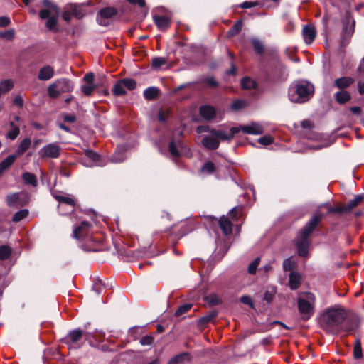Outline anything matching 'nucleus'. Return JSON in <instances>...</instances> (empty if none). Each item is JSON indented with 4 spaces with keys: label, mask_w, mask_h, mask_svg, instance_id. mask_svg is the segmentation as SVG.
<instances>
[{
    "label": "nucleus",
    "mask_w": 364,
    "mask_h": 364,
    "mask_svg": "<svg viewBox=\"0 0 364 364\" xmlns=\"http://www.w3.org/2000/svg\"><path fill=\"white\" fill-rule=\"evenodd\" d=\"M16 159V155L11 154L0 163V175L9 168Z\"/></svg>",
    "instance_id": "28"
},
{
    "label": "nucleus",
    "mask_w": 364,
    "mask_h": 364,
    "mask_svg": "<svg viewBox=\"0 0 364 364\" xmlns=\"http://www.w3.org/2000/svg\"><path fill=\"white\" fill-rule=\"evenodd\" d=\"M260 262V257L255 258L248 266L247 272L250 274H255Z\"/></svg>",
    "instance_id": "46"
},
{
    "label": "nucleus",
    "mask_w": 364,
    "mask_h": 364,
    "mask_svg": "<svg viewBox=\"0 0 364 364\" xmlns=\"http://www.w3.org/2000/svg\"><path fill=\"white\" fill-rule=\"evenodd\" d=\"M55 74V70L50 65H46L39 70L38 78L41 81L50 80Z\"/></svg>",
    "instance_id": "21"
},
{
    "label": "nucleus",
    "mask_w": 364,
    "mask_h": 364,
    "mask_svg": "<svg viewBox=\"0 0 364 364\" xmlns=\"http://www.w3.org/2000/svg\"><path fill=\"white\" fill-rule=\"evenodd\" d=\"M335 98L338 103L343 104L350 100V95L346 91H339L335 94Z\"/></svg>",
    "instance_id": "33"
},
{
    "label": "nucleus",
    "mask_w": 364,
    "mask_h": 364,
    "mask_svg": "<svg viewBox=\"0 0 364 364\" xmlns=\"http://www.w3.org/2000/svg\"><path fill=\"white\" fill-rule=\"evenodd\" d=\"M10 125L11 127V129L8 132L7 136L11 140H14L19 134L20 129L17 126L14 124V122H11Z\"/></svg>",
    "instance_id": "42"
},
{
    "label": "nucleus",
    "mask_w": 364,
    "mask_h": 364,
    "mask_svg": "<svg viewBox=\"0 0 364 364\" xmlns=\"http://www.w3.org/2000/svg\"><path fill=\"white\" fill-rule=\"evenodd\" d=\"M218 224L225 235H230L232 232V223L228 217L222 216L218 220Z\"/></svg>",
    "instance_id": "23"
},
{
    "label": "nucleus",
    "mask_w": 364,
    "mask_h": 364,
    "mask_svg": "<svg viewBox=\"0 0 364 364\" xmlns=\"http://www.w3.org/2000/svg\"><path fill=\"white\" fill-rule=\"evenodd\" d=\"M91 223L82 221L80 225L73 229V237L79 240H89L91 239Z\"/></svg>",
    "instance_id": "10"
},
{
    "label": "nucleus",
    "mask_w": 364,
    "mask_h": 364,
    "mask_svg": "<svg viewBox=\"0 0 364 364\" xmlns=\"http://www.w3.org/2000/svg\"><path fill=\"white\" fill-rule=\"evenodd\" d=\"M124 86L125 87V89H127L129 90H133L136 87V82L133 79H122L121 80Z\"/></svg>",
    "instance_id": "49"
},
{
    "label": "nucleus",
    "mask_w": 364,
    "mask_h": 364,
    "mask_svg": "<svg viewBox=\"0 0 364 364\" xmlns=\"http://www.w3.org/2000/svg\"><path fill=\"white\" fill-rule=\"evenodd\" d=\"M11 254V248L7 245L0 246V259L5 260L8 259Z\"/></svg>",
    "instance_id": "44"
},
{
    "label": "nucleus",
    "mask_w": 364,
    "mask_h": 364,
    "mask_svg": "<svg viewBox=\"0 0 364 364\" xmlns=\"http://www.w3.org/2000/svg\"><path fill=\"white\" fill-rule=\"evenodd\" d=\"M245 102L241 100H236L231 105V108L234 110H238L244 107Z\"/></svg>",
    "instance_id": "63"
},
{
    "label": "nucleus",
    "mask_w": 364,
    "mask_h": 364,
    "mask_svg": "<svg viewBox=\"0 0 364 364\" xmlns=\"http://www.w3.org/2000/svg\"><path fill=\"white\" fill-rule=\"evenodd\" d=\"M301 284V275L297 272H291L289 278V285L291 290L297 289Z\"/></svg>",
    "instance_id": "26"
},
{
    "label": "nucleus",
    "mask_w": 364,
    "mask_h": 364,
    "mask_svg": "<svg viewBox=\"0 0 364 364\" xmlns=\"http://www.w3.org/2000/svg\"><path fill=\"white\" fill-rule=\"evenodd\" d=\"M122 149V147H118L117 148V152H116L112 158V161L114 163H120V162H122L124 159H125V155L124 154V152H120V150Z\"/></svg>",
    "instance_id": "47"
},
{
    "label": "nucleus",
    "mask_w": 364,
    "mask_h": 364,
    "mask_svg": "<svg viewBox=\"0 0 364 364\" xmlns=\"http://www.w3.org/2000/svg\"><path fill=\"white\" fill-rule=\"evenodd\" d=\"M353 82V80L348 77L338 78L334 81V85L339 89L349 87Z\"/></svg>",
    "instance_id": "29"
},
{
    "label": "nucleus",
    "mask_w": 364,
    "mask_h": 364,
    "mask_svg": "<svg viewBox=\"0 0 364 364\" xmlns=\"http://www.w3.org/2000/svg\"><path fill=\"white\" fill-rule=\"evenodd\" d=\"M43 4L46 8L40 11L39 16L42 19H47L46 26L52 30L56 26L60 11L59 9L49 0H43Z\"/></svg>",
    "instance_id": "5"
},
{
    "label": "nucleus",
    "mask_w": 364,
    "mask_h": 364,
    "mask_svg": "<svg viewBox=\"0 0 364 364\" xmlns=\"http://www.w3.org/2000/svg\"><path fill=\"white\" fill-rule=\"evenodd\" d=\"M297 305L302 320L308 321L315 311V295L311 292L300 293L297 298Z\"/></svg>",
    "instance_id": "4"
},
{
    "label": "nucleus",
    "mask_w": 364,
    "mask_h": 364,
    "mask_svg": "<svg viewBox=\"0 0 364 364\" xmlns=\"http://www.w3.org/2000/svg\"><path fill=\"white\" fill-rule=\"evenodd\" d=\"M52 195L59 202L58 209L60 214H66V213L63 210V205H67L69 206L68 211H73L75 205V201L74 197L72 195L66 193H58L56 192H53Z\"/></svg>",
    "instance_id": "9"
},
{
    "label": "nucleus",
    "mask_w": 364,
    "mask_h": 364,
    "mask_svg": "<svg viewBox=\"0 0 364 364\" xmlns=\"http://www.w3.org/2000/svg\"><path fill=\"white\" fill-rule=\"evenodd\" d=\"M302 36L306 44L312 43L316 36L314 26L312 25H305L302 29Z\"/></svg>",
    "instance_id": "20"
},
{
    "label": "nucleus",
    "mask_w": 364,
    "mask_h": 364,
    "mask_svg": "<svg viewBox=\"0 0 364 364\" xmlns=\"http://www.w3.org/2000/svg\"><path fill=\"white\" fill-rule=\"evenodd\" d=\"M105 338V333L97 329L91 332L85 331V339L91 346H98L99 343L104 341Z\"/></svg>",
    "instance_id": "14"
},
{
    "label": "nucleus",
    "mask_w": 364,
    "mask_h": 364,
    "mask_svg": "<svg viewBox=\"0 0 364 364\" xmlns=\"http://www.w3.org/2000/svg\"><path fill=\"white\" fill-rule=\"evenodd\" d=\"M295 263L291 258H288L284 261L283 268L284 271H291L294 268Z\"/></svg>",
    "instance_id": "54"
},
{
    "label": "nucleus",
    "mask_w": 364,
    "mask_h": 364,
    "mask_svg": "<svg viewBox=\"0 0 364 364\" xmlns=\"http://www.w3.org/2000/svg\"><path fill=\"white\" fill-rule=\"evenodd\" d=\"M343 29L341 34V45L346 46L354 33L355 21L353 16L346 13L343 20Z\"/></svg>",
    "instance_id": "7"
},
{
    "label": "nucleus",
    "mask_w": 364,
    "mask_h": 364,
    "mask_svg": "<svg viewBox=\"0 0 364 364\" xmlns=\"http://www.w3.org/2000/svg\"><path fill=\"white\" fill-rule=\"evenodd\" d=\"M116 14L117 10L114 8L107 7L102 9L97 15V21L101 26H108L109 19Z\"/></svg>",
    "instance_id": "13"
},
{
    "label": "nucleus",
    "mask_w": 364,
    "mask_h": 364,
    "mask_svg": "<svg viewBox=\"0 0 364 364\" xmlns=\"http://www.w3.org/2000/svg\"><path fill=\"white\" fill-rule=\"evenodd\" d=\"M28 214V211L26 209L24 210H21L18 212H16L14 216H13V221L14 222H19L21 221V220H23V218H25Z\"/></svg>",
    "instance_id": "48"
},
{
    "label": "nucleus",
    "mask_w": 364,
    "mask_h": 364,
    "mask_svg": "<svg viewBox=\"0 0 364 364\" xmlns=\"http://www.w3.org/2000/svg\"><path fill=\"white\" fill-rule=\"evenodd\" d=\"M353 355L355 359H360L363 356L361 342L359 338H356L353 348Z\"/></svg>",
    "instance_id": "38"
},
{
    "label": "nucleus",
    "mask_w": 364,
    "mask_h": 364,
    "mask_svg": "<svg viewBox=\"0 0 364 364\" xmlns=\"http://www.w3.org/2000/svg\"><path fill=\"white\" fill-rule=\"evenodd\" d=\"M207 303L211 305H216L221 303L220 296L216 294H211L205 299Z\"/></svg>",
    "instance_id": "45"
},
{
    "label": "nucleus",
    "mask_w": 364,
    "mask_h": 364,
    "mask_svg": "<svg viewBox=\"0 0 364 364\" xmlns=\"http://www.w3.org/2000/svg\"><path fill=\"white\" fill-rule=\"evenodd\" d=\"M322 218V214H316L314 215L301 230L296 242V246L299 256H307L309 245V241L308 240L309 236L314 231L316 225L321 222Z\"/></svg>",
    "instance_id": "3"
},
{
    "label": "nucleus",
    "mask_w": 364,
    "mask_h": 364,
    "mask_svg": "<svg viewBox=\"0 0 364 364\" xmlns=\"http://www.w3.org/2000/svg\"><path fill=\"white\" fill-rule=\"evenodd\" d=\"M242 28V22L241 21H237L235 25L230 29L229 33L231 36H234L238 33Z\"/></svg>",
    "instance_id": "51"
},
{
    "label": "nucleus",
    "mask_w": 364,
    "mask_h": 364,
    "mask_svg": "<svg viewBox=\"0 0 364 364\" xmlns=\"http://www.w3.org/2000/svg\"><path fill=\"white\" fill-rule=\"evenodd\" d=\"M0 36L6 39H11L14 36V30L10 29L0 33Z\"/></svg>",
    "instance_id": "61"
},
{
    "label": "nucleus",
    "mask_w": 364,
    "mask_h": 364,
    "mask_svg": "<svg viewBox=\"0 0 364 364\" xmlns=\"http://www.w3.org/2000/svg\"><path fill=\"white\" fill-rule=\"evenodd\" d=\"M13 105L18 107H22L23 106V100L22 97L19 95L15 96L13 100Z\"/></svg>",
    "instance_id": "62"
},
{
    "label": "nucleus",
    "mask_w": 364,
    "mask_h": 364,
    "mask_svg": "<svg viewBox=\"0 0 364 364\" xmlns=\"http://www.w3.org/2000/svg\"><path fill=\"white\" fill-rule=\"evenodd\" d=\"M68 9L70 11V14L77 18H80L83 16V13L81 11L80 7L75 4H70Z\"/></svg>",
    "instance_id": "43"
},
{
    "label": "nucleus",
    "mask_w": 364,
    "mask_h": 364,
    "mask_svg": "<svg viewBox=\"0 0 364 364\" xmlns=\"http://www.w3.org/2000/svg\"><path fill=\"white\" fill-rule=\"evenodd\" d=\"M38 154L41 159H56L60 155V147L56 144H49L41 148Z\"/></svg>",
    "instance_id": "12"
},
{
    "label": "nucleus",
    "mask_w": 364,
    "mask_h": 364,
    "mask_svg": "<svg viewBox=\"0 0 364 364\" xmlns=\"http://www.w3.org/2000/svg\"><path fill=\"white\" fill-rule=\"evenodd\" d=\"M159 93V90L154 87L146 88L144 92V97L147 100H152L155 98Z\"/></svg>",
    "instance_id": "39"
},
{
    "label": "nucleus",
    "mask_w": 364,
    "mask_h": 364,
    "mask_svg": "<svg viewBox=\"0 0 364 364\" xmlns=\"http://www.w3.org/2000/svg\"><path fill=\"white\" fill-rule=\"evenodd\" d=\"M168 151L171 157L177 158L181 155L191 157V154L189 148L179 139L171 140L168 144Z\"/></svg>",
    "instance_id": "8"
},
{
    "label": "nucleus",
    "mask_w": 364,
    "mask_h": 364,
    "mask_svg": "<svg viewBox=\"0 0 364 364\" xmlns=\"http://www.w3.org/2000/svg\"><path fill=\"white\" fill-rule=\"evenodd\" d=\"M190 360V355L188 353H180L173 358H172L168 364H181L185 362H187Z\"/></svg>",
    "instance_id": "30"
},
{
    "label": "nucleus",
    "mask_w": 364,
    "mask_h": 364,
    "mask_svg": "<svg viewBox=\"0 0 364 364\" xmlns=\"http://www.w3.org/2000/svg\"><path fill=\"white\" fill-rule=\"evenodd\" d=\"M237 128H240V131L248 134L258 135L264 132V127L257 122H252L250 124L240 126Z\"/></svg>",
    "instance_id": "17"
},
{
    "label": "nucleus",
    "mask_w": 364,
    "mask_h": 364,
    "mask_svg": "<svg viewBox=\"0 0 364 364\" xmlns=\"http://www.w3.org/2000/svg\"><path fill=\"white\" fill-rule=\"evenodd\" d=\"M94 89H95V87L92 84L85 85H82L81 87L82 92L85 95H87V96L90 95L92 93Z\"/></svg>",
    "instance_id": "55"
},
{
    "label": "nucleus",
    "mask_w": 364,
    "mask_h": 364,
    "mask_svg": "<svg viewBox=\"0 0 364 364\" xmlns=\"http://www.w3.org/2000/svg\"><path fill=\"white\" fill-rule=\"evenodd\" d=\"M212 131L215 135L217 140L220 142V140H231L235 134L240 132V128L232 127L228 132L220 129H212Z\"/></svg>",
    "instance_id": "18"
},
{
    "label": "nucleus",
    "mask_w": 364,
    "mask_h": 364,
    "mask_svg": "<svg viewBox=\"0 0 364 364\" xmlns=\"http://www.w3.org/2000/svg\"><path fill=\"white\" fill-rule=\"evenodd\" d=\"M241 87L243 89H251L256 87V82L249 77H245L241 80Z\"/></svg>",
    "instance_id": "40"
},
{
    "label": "nucleus",
    "mask_w": 364,
    "mask_h": 364,
    "mask_svg": "<svg viewBox=\"0 0 364 364\" xmlns=\"http://www.w3.org/2000/svg\"><path fill=\"white\" fill-rule=\"evenodd\" d=\"M154 341V338L152 336H145L144 337H142L140 340V343L142 345V346H149V345H151L152 343Z\"/></svg>",
    "instance_id": "58"
},
{
    "label": "nucleus",
    "mask_w": 364,
    "mask_h": 364,
    "mask_svg": "<svg viewBox=\"0 0 364 364\" xmlns=\"http://www.w3.org/2000/svg\"><path fill=\"white\" fill-rule=\"evenodd\" d=\"M359 326L360 318L357 316H353L342 323L340 333L351 334L358 328Z\"/></svg>",
    "instance_id": "15"
},
{
    "label": "nucleus",
    "mask_w": 364,
    "mask_h": 364,
    "mask_svg": "<svg viewBox=\"0 0 364 364\" xmlns=\"http://www.w3.org/2000/svg\"><path fill=\"white\" fill-rule=\"evenodd\" d=\"M25 198L23 193H15L7 196L6 203L9 206H23L26 203Z\"/></svg>",
    "instance_id": "16"
},
{
    "label": "nucleus",
    "mask_w": 364,
    "mask_h": 364,
    "mask_svg": "<svg viewBox=\"0 0 364 364\" xmlns=\"http://www.w3.org/2000/svg\"><path fill=\"white\" fill-rule=\"evenodd\" d=\"M240 210L237 208H233L228 213V216L232 220V221H237V215L239 213Z\"/></svg>",
    "instance_id": "60"
},
{
    "label": "nucleus",
    "mask_w": 364,
    "mask_h": 364,
    "mask_svg": "<svg viewBox=\"0 0 364 364\" xmlns=\"http://www.w3.org/2000/svg\"><path fill=\"white\" fill-rule=\"evenodd\" d=\"M215 170V165L211 161L206 162L203 167L201 168V171L203 172L207 173H211Z\"/></svg>",
    "instance_id": "52"
},
{
    "label": "nucleus",
    "mask_w": 364,
    "mask_h": 364,
    "mask_svg": "<svg viewBox=\"0 0 364 364\" xmlns=\"http://www.w3.org/2000/svg\"><path fill=\"white\" fill-rule=\"evenodd\" d=\"M14 87V83L11 80H4L0 82V96L3 94L8 92Z\"/></svg>",
    "instance_id": "32"
},
{
    "label": "nucleus",
    "mask_w": 364,
    "mask_h": 364,
    "mask_svg": "<svg viewBox=\"0 0 364 364\" xmlns=\"http://www.w3.org/2000/svg\"><path fill=\"white\" fill-rule=\"evenodd\" d=\"M346 318L345 311L340 307L328 309L321 316L320 324L328 333L332 334L340 333L342 323Z\"/></svg>",
    "instance_id": "1"
},
{
    "label": "nucleus",
    "mask_w": 364,
    "mask_h": 364,
    "mask_svg": "<svg viewBox=\"0 0 364 364\" xmlns=\"http://www.w3.org/2000/svg\"><path fill=\"white\" fill-rule=\"evenodd\" d=\"M73 90V85L71 80L62 78L55 80L48 87V92L50 97L55 98L60 94L70 92Z\"/></svg>",
    "instance_id": "6"
},
{
    "label": "nucleus",
    "mask_w": 364,
    "mask_h": 364,
    "mask_svg": "<svg viewBox=\"0 0 364 364\" xmlns=\"http://www.w3.org/2000/svg\"><path fill=\"white\" fill-rule=\"evenodd\" d=\"M105 288V284L100 279H94L92 289L99 295L103 289Z\"/></svg>",
    "instance_id": "41"
},
{
    "label": "nucleus",
    "mask_w": 364,
    "mask_h": 364,
    "mask_svg": "<svg viewBox=\"0 0 364 364\" xmlns=\"http://www.w3.org/2000/svg\"><path fill=\"white\" fill-rule=\"evenodd\" d=\"M22 178L26 184L31 185L33 186H37L38 181L34 174L26 172L23 174Z\"/></svg>",
    "instance_id": "35"
},
{
    "label": "nucleus",
    "mask_w": 364,
    "mask_h": 364,
    "mask_svg": "<svg viewBox=\"0 0 364 364\" xmlns=\"http://www.w3.org/2000/svg\"><path fill=\"white\" fill-rule=\"evenodd\" d=\"M167 60L164 57H156L151 60V67L154 70L160 69L163 65H166Z\"/></svg>",
    "instance_id": "36"
},
{
    "label": "nucleus",
    "mask_w": 364,
    "mask_h": 364,
    "mask_svg": "<svg viewBox=\"0 0 364 364\" xmlns=\"http://www.w3.org/2000/svg\"><path fill=\"white\" fill-rule=\"evenodd\" d=\"M277 293V289L274 287H271L267 288L264 293L263 299L267 301V303H270L273 301L274 296Z\"/></svg>",
    "instance_id": "34"
},
{
    "label": "nucleus",
    "mask_w": 364,
    "mask_h": 364,
    "mask_svg": "<svg viewBox=\"0 0 364 364\" xmlns=\"http://www.w3.org/2000/svg\"><path fill=\"white\" fill-rule=\"evenodd\" d=\"M252 44L257 53H262L263 52V45L262 42L257 38L252 39Z\"/></svg>",
    "instance_id": "50"
},
{
    "label": "nucleus",
    "mask_w": 364,
    "mask_h": 364,
    "mask_svg": "<svg viewBox=\"0 0 364 364\" xmlns=\"http://www.w3.org/2000/svg\"><path fill=\"white\" fill-rule=\"evenodd\" d=\"M296 52V48H287L286 49V53L287 55L289 56V58L293 60V61H296V62H298L299 61V58H294L293 55L294 53Z\"/></svg>",
    "instance_id": "59"
},
{
    "label": "nucleus",
    "mask_w": 364,
    "mask_h": 364,
    "mask_svg": "<svg viewBox=\"0 0 364 364\" xmlns=\"http://www.w3.org/2000/svg\"><path fill=\"white\" fill-rule=\"evenodd\" d=\"M363 196L362 195H357L353 199L349 200L346 204H344V208L346 213L351 211L353 208L357 207L363 200Z\"/></svg>",
    "instance_id": "27"
},
{
    "label": "nucleus",
    "mask_w": 364,
    "mask_h": 364,
    "mask_svg": "<svg viewBox=\"0 0 364 364\" xmlns=\"http://www.w3.org/2000/svg\"><path fill=\"white\" fill-rule=\"evenodd\" d=\"M328 213H346L345 208H344V205L330 208L328 209Z\"/></svg>",
    "instance_id": "64"
},
{
    "label": "nucleus",
    "mask_w": 364,
    "mask_h": 364,
    "mask_svg": "<svg viewBox=\"0 0 364 364\" xmlns=\"http://www.w3.org/2000/svg\"><path fill=\"white\" fill-rule=\"evenodd\" d=\"M31 140L29 138L23 139L18 145L15 155L21 156L28 149V148L31 146Z\"/></svg>",
    "instance_id": "31"
},
{
    "label": "nucleus",
    "mask_w": 364,
    "mask_h": 364,
    "mask_svg": "<svg viewBox=\"0 0 364 364\" xmlns=\"http://www.w3.org/2000/svg\"><path fill=\"white\" fill-rule=\"evenodd\" d=\"M112 92L116 96H121L126 94L125 87L122 80H119L114 86Z\"/></svg>",
    "instance_id": "37"
},
{
    "label": "nucleus",
    "mask_w": 364,
    "mask_h": 364,
    "mask_svg": "<svg viewBox=\"0 0 364 364\" xmlns=\"http://www.w3.org/2000/svg\"><path fill=\"white\" fill-rule=\"evenodd\" d=\"M154 21L159 29L166 30L170 26V19L166 16H154Z\"/></svg>",
    "instance_id": "25"
},
{
    "label": "nucleus",
    "mask_w": 364,
    "mask_h": 364,
    "mask_svg": "<svg viewBox=\"0 0 364 364\" xmlns=\"http://www.w3.org/2000/svg\"><path fill=\"white\" fill-rule=\"evenodd\" d=\"M81 163L86 167L104 166L100 156L90 149L85 151V156L81 159Z\"/></svg>",
    "instance_id": "11"
},
{
    "label": "nucleus",
    "mask_w": 364,
    "mask_h": 364,
    "mask_svg": "<svg viewBox=\"0 0 364 364\" xmlns=\"http://www.w3.org/2000/svg\"><path fill=\"white\" fill-rule=\"evenodd\" d=\"M314 92V85L307 81H297L292 83L288 91L290 101L304 103L312 97Z\"/></svg>",
    "instance_id": "2"
},
{
    "label": "nucleus",
    "mask_w": 364,
    "mask_h": 364,
    "mask_svg": "<svg viewBox=\"0 0 364 364\" xmlns=\"http://www.w3.org/2000/svg\"><path fill=\"white\" fill-rule=\"evenodd\" d=\"M258 141L262 145L267 146V145H269L272 143L273 139L269 135H265V136L259 138L258 139Z\"/></svg>",
    "instance_id": "56"
},
{
    "label": "nucleus",
    "mask_w": 364,
    "mask_h": 364,
    "mask_svg": "<svg viewBox=\"0 0 364 364\" xmlns=\"http://www.w3.org/2000/svg\"><path fill=\"white\" fill-rule=\"evenodd\" d=\"M200 114L203 118L210 120L215 117L216 112L210 105H203L200 108Z\"/></svg>",
    "instance_id": "24"
},
{
    "label": "nucleus",
    "mask_w": 364,
    "mask_h": 364,
    "mask_svg": "<svg viewBox=\"0 0 364 364\" xmlns=\"http://www.w3.org/2000/svg\"><path fill=\"white\" fill-rule=\"evenodd\" d=\"M240 301L245 304L249 305L251 308L254 309V303L250 296L244 295L240 298Z\"/></svg>",
    "instance_id": "57"
},
{
    "label": "nucleus",
    "mask_w": 364,
    "mask_h": 364,
    "mask_svg": "<svg viewBox=\"0 0 364 364\" xmlns=\"http://www.w3.org/2000/svg\"><path fill=\"white\" fill-rule=\"evenodd\" d=\"M82 336H85V332L79 328H77L70 331L68 333L66 339L68 340L69 345L75 344L82 338Z\"/></svg>",
    "instance_id": "22"
},
{
    "label": "nucleus",
    "mask_w": 364,
    "mask_h": 364,
    "mask_svg": "<svg viewBox=\"0 0 364 364\" xmlns=\"http://www.w3.org/2000/svg\"><path fill=\"white\" fill-rule=\"evenodd\" d=\"M191 306H192V305L189 304H183L182 306H179L176 311V315L181 316V315L186 313L187 311H188L191 309Z\"/></svg>",
    "instance_id": "53"
},
{
    "label": "nucleus",
    "mask_w": 364,
    "mask_h": 364,
    "mask_svg": "<svg viewBox=\"0 0 364 364\" xmlns=\"http://www.w3.org/2000/svg\"><path fill=\"white\" fill-rule=\"evenodd\" d=\"M202 144L207 149L210 150H215L219 146L220 142L217 140V138L212 129L210 131L209 134L205 135L202 139Z\"/></svg>",
    "instance_id": "19"
}]
</instances>
